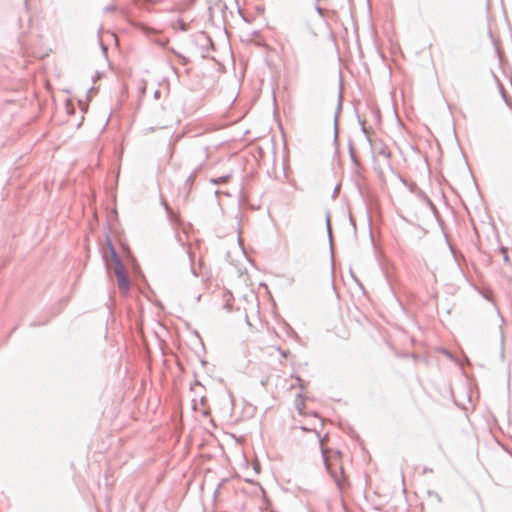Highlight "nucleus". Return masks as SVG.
Here are the masks:
<instances>
[{
  "mask_svg": "<svg viewBox=\"0 0 512 512\" xmlns=\"http://www.w3.org/2000/svg\"><path fill=\"white\" fill-rule=\"evenodd\" d=\"M102 50H103L104 52H106V51H107V47H106L104 44H102Z\"/></svg>",
  "mask_w": 512,
  "mask_h": 512,
  "instance_id": "obj_18",
  "label": "nucleus"
},
{
  "mask_svg": "<svg viewBox=\"0 0 512 512\" xmlns=\"http://www.w3.org/2000/svg\"><path fill=\"white\" fill-rule=\"evenodd\" d=\"M350 155H351V159H352V161H354V162H355V161H356V157H355V154H354V152H353V149H352V148H350Z\"/></svg>",
  "mask_w": 512,
  "mask_h": 512,
  "instance_id": "obj_13",
  "label": "nucleus"
},
{
  "mask_svg": "<svg viewBox=\"0 0 512 512\" xmlns=\"http://www.w3.org/2000/svg\"><path fill=\"white\" fill-rule=\"evenodd\" d=\"M428 202H429V204H430L432 207H434V205H433L432 201H430V200L428 199Z\"/></svg>",
  "mask_w": 512,
  "mask_h": 512,
  "instance_id": "obj_19",
  "label": "nucleus"
},
{
  "mask_svg": "<svg viewBox=\"0 0 512 512\" xmlns=\"http://www.w3.org/2000/svg\"><path fill=\"white\" fill-rule=\"evenodd\" d=\"M202 168V165H199L194 171L187 177L183 184V190L185 191V197H187L192 189L193 183L195 181L196 175L198 171Z\"/></svg>",
  "mask_w": 512,
  "mask_h": 512,
  "instance_id": "obj_3",
  "label": "nucleus"
},
{
  "mask_svg": "<svg viewBox=\"0 0 512 512\" xmlns=\"http://www.w3.org/2000/svg\"><path fill=\"white\" fill-rule=\"evenodd\" d=\"M326 227H327V232H328L330 244L332 245V230H331V223H330V215H329V213H327V215H326Z\"/></svg>",
  "mask_w": 512,
  "mask_h": 512,
  "instance_id": "obj_8",
  "label": "nucleus"
},
{
  "mask_svg": "<svg viewBox=\"0 0 512 512\" xmlns=\"http://www.w3.org/2000/svg\"><path fill=\"white\" fill-rule=\"evenodd\" d=\"M450 250H451V251H452V253L455 255V252H454V250H453V247H452V246H450Z\"/></svg>",
  "mask_w": 512,
  "mask_h": 512,
  "instance_id": "obj_20",
  "label": "nucleus"
},
{
  "mask_svg": "<svg viewBox=\"0 0 512 512\" xmlns=\"http://www.w3.org/2000/svg\"><path fill=\"white\" fill-rule=\"evenodd\" d=\"M322 457L324 461L325 468L329 473L330 477L335 482L338 490L340 492L343 491L345 484L347 482L346 476L344 474V468L339 461L340 452H337L334 459H330L328 457V451L322 450Z\"/></svg>",
  "mask_w": 512,
  "mask_h": 512,
  "instance_id": "obj_1",
  "label": "nucleus"
},
{
  "mask_svg": "<svg viewBox=\"0 0 512 512\" xmlns=\"http://www.w3.org/2000/svg\"><path fill=\"white\" fill-rule=\"evenodd\" d=\"M281 354H282L283 357L286 358L290 354V351L289 350H286V351L285 350H281Z\"/></svg>",
  "mask_w": 512,
  "mask_h": 512,
  "instance_id": "obj_12",
  "label": "nucleus"
},
{
  "mask_svg": "<svg viewBox=\"0 0 512 512\" xmlns=\"http://www.w3.org/2000/svg\"><path fill=\"white\" fill-rule=\"evenodd\" d=\"M230 177H231V175H225V176H221L218 178H212L210 181H211V183H213L215 185H220V184H224V183L228 182Z\"/></svg>",
  "mask_w": 512,
  "mask_h": 512,
  "instance_id": "obj_6",
  "label": "nucleus"
},
{
  "mask_svg": "<svg viewBox=\"0 0 512 512\" xmlns=\"http://www.w3.org/2000/svg\"><path fill=\"white\" fill-rule=\"evenodd\" d=\"M107 246L109 248L111 259L114 264V274L117 278L119 290L122 293H127L130 289V278L120 256L118 255L109 237L107 238Z\"/></svg>",
  "mask_w": 512,
  "mask_h": 512,
  "instance_id": "obj_2",
  "label": "nucleus"
},
{
  "mask_svg": "<svg viewBox=\"0 0 512 512\" xmlns=\"http://www.w3.org/2000/svg\"><path fill=\"white\" fill-rule=\"evenodd\" d=\"M431 495H433L438 502L442 501L441 496L437 492H433Z\"/></svg>",
  "mask_w": 512,
  "mask_h": 512,
  "instance_id": "obj_10",
  "label": "nucleus"
},
{
  "mask_svg": "<svg viewBox=\"0 0 512 512\" xmlns=\"http://www.w3.org/2000/svg\"><path fill=\"white\" fill-rule=\"evenodd\" d=\"M188 254V257L190 259L191 262H193V258H192V255L189 251L186 252ZM191 272L193 273L194 276H197V272L193 266V263H191Z\"/></svg>",
  "mask_w": 512,
  "mask_h": 512,
  "instance_id": "obj_9",
  "label": "nucleus"
},
{
  "mask_svg": "<svg viewBox=\"0 0 512 512\" xmlns=\"http://www.w3.org/2000/svg\"><path fill=\"white\" fill-rule=\"evenodd\" d=\"M172 27L183 32L188 30V24L182 19H177L175 22H173Z\"/></svg>",
  "mask_w": 512,
  "mask_h": 512,
  "instance_id": "obj_5",
  "label": "nucleus"
},
{
  "mask_svg": "<svg viewBox=\"0 0 512 512\" xmlns=\"http://www.w3.org/2000/svg\"><path fill=\"white\" fill-rule=\"evenodd\" d=\"M380 154L384 155L386 158H389L390 157V153L389 152H386L384 150H381L380 151Z\"/></svg>",
  "mask_w": 512,
  "mask_h": 512,
  "instance_id": "obj_14",
  "label": "nucleus"
},
{
  "mask_svg": "<svg viewBox=\"0 0 512 512\" xmlns=\"http://www.w3.org/2000/svg\"><path fill=\"white\" fill-rule=\"evenodd\" d=\"M361 127H362V131H363L365 134H368L367 128H366V126H365V122H361Z\"/></svg>",
  "mask_w": 512,
  "mask_h": 512,
  "instance_id": "obj_11",
  "label": "nucleus"
},
{
  "mask_svg": "<svg viewBox=\"0 0 512 512\" xmlns=\"http://www.w3.org/2000/svg\"><path fill=\"white\" fill-rule=\"evenodd\" d=\"M504 260H505V261H507V260H508V256H507V255H505V256H504Z\"/></svg>",
  "mask_w": 512,
  "mask_h": 512,
  "instance_id": "obj_21",
  "label": "nucleus"
},
{
  "mask_svg": "<svg viewBox=\"0 0 512 512\" xmlns=\"http://www.w3.org/2000/svg\"><path fill=\"white\" fill-rule=\"evenodd\" d=\"M342 101H343V96H342V92L340 91L339 95H338L337 109H336L335 117H334L335 137H337V133H338V118H339V115L342 110Z\"/></svg>",
  "mask_w": 512,
  "mask_h": 512,
  "instance_id": "obj_4",
  "label": "nucleus"
},
{
  "mask_svg": "<svg viewBox=\"0 0 512 512\" xmlns=\"http://www.w3.org/2000/svg\"><path fill=\"white\" fill-rule=\"evenodd\" d=\"M162 205L164 207V209L166 210L167 212V215L169 217L170 220L174 221L175 220V215H174V212L172 210V208L168 205V203L162 199Z\"/></svg>",
  "mask_w": 512,
  "mask_h": 512,
  "instance_id": "obj_7",
  "label": "nucleus"
},
{
  "mask_svg": "<svg viewBox=\"0 0 512 512\" xmlns=\"http://www.w3.org/2000/svg\"><path fill=\"white\" fill-rule=\"evenodd\" d=\"M154 97H155L156 99L160 98V91H159V90H156V91L154 92Z\"/></svg>",
  "mask_w": 512,
  "mask_h": 512,
  "instance_id": "obj_15",
  "label": "nucleus"
},
{
  "mask_svg": "<svg viewBox=\"0 0 512 512\" xmlns=\"http://www.w3.org/2000/svg\"><path fill=\"white\" fill-rule=\"evenodd\" d=\"M205 41L213 46V43L209 37H205Z\"/></svg>",
  "mask_w": 512,
  "mask_h": 512,
  "instance_id": "obj_16",
  "label": "nucleus"
},
{
  "mask_svg": "<svg viewBox=\"0 0 512 512\" xmlns=\"http://www.w3.org/2000/svg\"><path fill=\"white\" fill-rule=\"evenodd\" d=\"M297 381L299 382V385H300V387L302 388L303 386H302V384H301V382H302L301 378L297 377Z\"/></svg>",
  "mask_w": 512,
  "mask_h": 512,
  "instance_id": "obj_17",
  "label": "nucleus"
}]
</instances>
